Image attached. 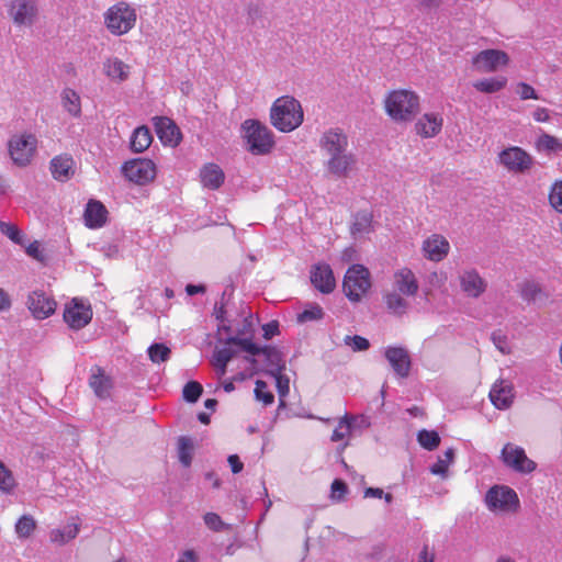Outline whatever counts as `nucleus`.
<instances>
[{
	"label": "nucleus",
	"mask_w": 562,
	"mask_h": 562,
	"mask_svg": "<svg viewBox=\"0 0 562 562\" xmlns=\"http://www.w3.org/2000/svg\"><path fill=\"white\" fill-rule=\"evenodd\" d=\"M177 562H198V555L194 550L183 551Z\"/></svg>",
	"instance_id": "338daca9"
},
{
	"label": "nucleus",
	"mask_w": 562,
	"mask_h": 562,
	"mask_svg": "<svg viewBox=\"0 0 562 562\" xmlns=\"http://www.w3.org/2000/svg\"><path fill=\"white\" fill-rule=\"evenodd\" d=\"M92 319V310L90 305L74 299L68 304L64 312V321L67 325L75 330L81 329L87 326Z\"/></svg>",
	"instance_id": "2eb2a0df"
},
{
	"label": "nucleus",
	"mask_w": 562,
	"mask_h": 562,
	"mask_svg": "<svg viewBox=\"0 0 562 562\" xmlns=\"http://www.w3.org/2000/svg\"><path fill=\"white\" fill-rule=\"evenodd\" d=\"M255 396L257 401L262 402L265 405H270L274 401V396L268 391V385L261 380L256 381Z\"/></svg>",
	"instance_id": "3c124183"
},
{
	"label": "nucleus",
	"mask_w": 562,
	"mask_h": 562,
	"mask_svg": "<svg viewBox=\"0 0 562 562\" xmlns=\"http://www.w3.org/2000/svg\"><path fill=\"white\" fill-rule=\"evenodd\" d=\"M507 83L505 77H495L477 80L473 83V87L484 93H494L502 90Z\"/></svg>",
	"instance_id": "4c0bfd02"
},
{
	"label": "nucleus",
	"mask_w": 562,
	"mask_h": 562,
	"mask_svg": "<svg viewBox=\"0 0 562 562\" xmlns=\"http://www.w3.org/2000/svg\"><path fill=\"white\" fill-rule=\"evenodd\" d=\"M492 341L494 346L503 353H509V347L507 337L503 335L501 331H495L492 334Z\"/></svg>",
	"instance_id": "052dcab7"
},
{
	"label": "nucleus",
	"mask_w": 562,
	"mask_h": 562,
	"mask_svg": "<svg viewBox=\"0 0 562 562\" xmlns=\"http://www.w3.org/2000/svg\"><path fill=\"white\" fill-rule=\"evenodd\" d=\"M539 144L541 147H544L546 149L553 151L562 148L561 143L555 137L550 135H544L540 137Z\"/></svg>",
	"instance_id": "e2e57ef3"
},
{
	"label": "nucleus",
	"mask_w": 562,
	"mask_h": 562,
	"mask_svg": "<svg viewBox=\"0 0 562 562\" xmlns=\"http://www.w3.org/2000/svg\"><path fill=\"white\" fill-rule=\"evenodd\" d=\"M394 291L406 296H414L418 291V282L414 272L408 268H402L393 274Z\"/></svg>",
	"instance_id": "4be33fe9"
},
{
	"label": "nucleus",
	"mask_w": 562,
	"mask_h": 562,
	"mask_svg": "<svg viewBox=\"0 0 562 562\" xmlns=\"http://www.w3.org/2000/svg\"><path fill=\"white\" fill-rule=\"evenodd\" d=\"M450 250V244L447 238L439 234H434L423 243V251L427 259L439 262L447 257Z\"/></svg>",
	"instance_id": "6ab92c4d"
},
{
	"label": "nucleus",
	"mask_w": 562,
	"mask_h": 562,
	"mask_svg": "<svg viewBox=\"0 0 562 562\" xmlns=\"http://www.w3.org/2000/svg\"><path fill=\"white\" fill-rule=\"evenodd\" d=\"M311 282L322 293L333 292L336 281L330 266L327 263L315 265L311 270Z\"/></svg>",
	"instance_id": "aec40b11"
},
{
	"label": "nucleus",
	"mask_w": 562,
	"mask_h": 562,
	"mask_svg": "<svg viewBox=\"0 0 562 562\" xmlns=\"http://www.w3.org/2000/svg\"><path fill=\"white\" fill-rule=\"evenodd\" d=\"M61 105L64 110L74 117L81 115V99L77 91L66 88L60 94Z\"/></svg>",
	"instance_id": "473e14b6"
},
{
	"label": "nucleus",
	"mask_w": 562,
	"mask_h": 562,
	"mask_svg": "<svg viewBox=\"0 0 562 562\" xmlns=\"http://www.w3.org/2000/svg\"><path fill=\"white\" fill-rule=\"evenodd\" d=\"M348 146V137L339 128H329L319 139V148L327 157L349 151Z\"/></svg>",
	"instance_id": "dca6fc26"
},
{
	"label": "nucleus",
	"mask_w": 562,
	"mask_h": 562,
	"mask_svg": "<svg viewBox=\"0 0 562 562\" xmlns=\"http://www.w3.org/2000/svg\"><path fill=\"white\" fill-rule=\"evenodd\" d=\"M156 133L164 144L177 145L180 140V131L170 119L156 116L153 119Z\"/></svg>",
	"instance_id": "b1692460"
},
{
	"label": "nucleus",
	"mask_w": 562,
	"mask_h": 562,
	"mask_svg": "<svg viewBox=\"0 0 562 562\" xmlns=\"http://www.w3.org/2000/svg\"><path fill=\"white\" fill-rule=\"evenodd\" d=\"M509 61L508 55L499 49H485L476 54L473 58V65L479 71L492 72L501 66H506Z\"/></svg>",
	"instance_id": "f3484780"
},
{
	"label": "nucleus",
	"mask_w": 562,
	"mask_h": 562,
	"mask_svg": "<svg viewBox=\"0 0 562 562\" xmlns=\"http://www.w3.org/2000/svg\"><path fill=\"white\" fill-rule=\"evenodd\" d=\"M356 161V156L349 150L328 157L325 167L328 173L337 178H342L352 170Z\"/></svg>",
	"instance_id": "412c9836"
},
{
	"label": "nucleus",
	"mask_w": 562,
	"mask_h": 562,
	"mask_svg": "<svg viewBox=\"0 0 562 562\" xmlns=\"http://www.w3.org/2000/svg\"><path fill=\"white\" fill-rule=\"evenodd\" d=\"M200 180L204 188L217 190L224 183L225 173L218 165L209 162L200 169Z\"/></svg>",
	"instance_id": "a878e982"
},
{
	"label": "nucleus",
	"mask_w": 562,
	"mask_h": 562,
	"mask_svg": "<svg viewBox=\"0 0 562 562\" xmlns=\"http://www.w3.org/2000/svg\"><path fill=\"white\" fill-rule=\"evenodd\" d=\"M204 524L206 527L213 531H222L229 528L227 524H225L222 518L215 513H206L203 517Z\"/></svg>",
	"instance_id": "864d4df0"
},
{
	"label": "nucleus",
	"mask_w": 562,
	"mask_h": 562,
	"mask_svg": "<svg viewBox=\"0 0 562 562\" xmlns=\"http://www.w3.org/2000/svg\"><path fill=\"white\" fill-rule=\"evenodd\" d=\"M501 460L506 468L519 474H530L537 470V463L527 457L525 449L512 442L504 445Z\"/></svg>",
	"instance_id": "6e6552de"
},
{
	"label": "nucleus",
	"mask_w": 562,
	"mask_h": 562,
	"mask_svg": "<svg viewBox=\"0 0 562 562\" xmlns=\"http://www.w3.org/2000/svg\"><path fill=\"white\" fill-rule=\"evenodd\" d=\"M153 142V136L147 126L135 128L131 137V149L135 153H143Z\"/></svg>",
	"instance_id": "72a5a7b5"
},
{
	"label": "nucleus",
	"mask_w": 562,
	"mask_h": 562,
	"mask_svg": "<svg viewBox=\"0 0 562 562\" xmlns=\"http://www.w3.org/2000/svg\"><path fill=\"white\" fill-rule=\"evenodd\" d=\"M384 105L393 121L407 122L419 111V97L412 90H394L386 95Z\"/></svg>",
	"instance_id": "f03ea898"
},
{
	"label": "nucleus",
	"mask_w": 562,
	"mask_h": 562,
	"mask_svg": "<svg viewBox=\"0 0 562 562\" xmlns=\"http://www.w3.org/2000/svg\"><path fill=\"white\" fill-rule=\"evenodd\" d=\"M227 461L234 474H237L243 471L244 464L239 460V457L237 454H231Z\"/></svg>",
	"instance_id": "69168bd1"
},
{
	"label": "nucleus",
	"mask_w": 562,
	"mask_h": 562,
	"mask_svg": "<svg viewBox=\"0 0 562 562\" xmlns=\"http://www.w3.org/2000/svg\"><path fill=\"white\" fill-rule=\"evenodd\" d=\"M16 481L11 470H9L2 461H0V491L11 495L16 488Z\"/></svg>",
	"instance_id": "a18cd8bd"
},
{
	"label": "nucleus",
	"mask_w": 562,
	"mask_h": 562,
	"mask_svg": "<svg viewBox=\"0 0 562 562\" xmlns=\"http://www.w3.org/2000/svg\"><path fill=\"white\" fill-rule=\"evenodd\" d=\"M202 385L199 382H188L182 391L183 398L189 403H195L202 394Z\"/></svg>",
	"instance_id": "8fccbe9b"
},
{
	"label": "nucleus",
	"mask_w": 562,
	"mask_h": 562,
	"mask_svg": "<svg viewBox=\"0 0 562 562\" xmlns=\"http://www.w3.org/2000/svg\"><path fill=\"white\" fill-rule=\"evenodd\" d=\"M514 390L510 383L501 381L495 383L490 391V400L498 409H507L513 404Z\"/></svg>",
	"instance_id": "bb28decb"
},
{
	"label": "nucleus",
	"mask_w": 562,
	"mask_h": 562,
	"mask_svg": "<svg viewBox=\"0 0 562 562\" xmlns=\"http://www.w3.org/2000/svg\"><path fill=\"white\" fill-rule=\"evenodd\" d=\"M25 252L38 262L44 263L46 261V256L44 255L43 249H41L40 243L36 240L26 247Z\"/></svg>",
	"instance_id": "bf43d9fd"
},
{
	"label": "nucleus",
	"mask_w": 562,
	"mask_h": 562,
	"mask_svg": "<svg viewBox=\"0 0 562 562\" xmlns=\"http://www.w3.org/2000/svg\"><path fill=\"white\" fill-rule=\"evenodd\" d=\"M122 172L131 182L145 186L156 178V165L146 158H136L124 162Z\"/></svg>",
	"instance_id": "1a4fd4ad"
},
{
	"label": "nucleus",
	"mask_w": 562,
	"mask_h": 562,
	"mask_svg": "<svg viewBox=\"0 0 562 562\" xmlns=\"http://www.w3.org/2000/svg\"><path fill=\"white\" fill-rule=\"evenodd\" d=\"M325 313L316 303H306L301 313L297 314V323L305 324L323 319Z\"/></svg>",
	"instance_id": "58836bf2"
},
{
	"label": "nucleus",
	"mask_w": 562,
	"mask_h": 562,
	"mask_svg": "<svg viewBox=\"0 0 562 562\" xmlns=\"http://www.w3.org/2000/svg\"><path fill=\"white\" fill-rule=\"evenodd\" d=\"M241 132L247 150L252 155H267L274 147L273 133L258 120L248 119L244 121Z\"/></svg>",
	"instance_id": "7ed1b4c3"
},
{
	"label": "nucleus",
	"mask_w": 562,
	"mask_h": 562,
	"mask_svg": "<svg viewBox=\"0 0 562 562\" xmlns=\"http://www.w3.org/2000/svg\"><path fill=\"white\" fill-rule=\"evenodd\" d=\"M454 459V450L449 448L445 451L443 457H439L437 462L430 467V472L435 475H440L441 477L448 476V468L453 462Z\"/></svg>",
	"instance_id": "37998d69"
},
{
	"label": "nucleus",
	"mask_w": 562,
	"mask_h": 562,
	"mask_svg": "<svg viewBox=\"0 0 562 562\" xmlns=\"http://www.w3.org/2000/svg\"><path fill=\"white\" fill-rule=\"evenodd\" d=\"M136 23V11L126 2H117L104 13V24L115 36L128 33Z\"/></svg>",
	"instance_id": "20e7f679"
},
{
	"label": "nucleus",
	"mask_w": 562,
	"mask_h": 562,
	"mask_svg": "<svg viewBox=\"0 0 562 562\" xmlns=\"http://www.w3.org/2000/svg\"><path fill=\"white\" fill-rule=\"evenodd\" d=\"M417 440L424 449L429 451L435 450L440 443V437L435 430L423 429L418 431Z\"/></svg>",
	"instance_id": "de8ad7c7"
},
{
	"label": "nucleus",
	"mask_w": 562,
	"mask_h": 562,
	"mask_svg": "<svg viewBox=\"0 0 562 562\" xmlns=\"http://www.w3.org/2000/svg\"><path fill=\"white\" fill-rule=\"evenodd\" d=\"M12 306V300L10 294L2 288H0V312H7Z\"/></svg>",
	"instance_id": "0e129e2a"
},
{
	"label": "nucleus",
	"mask_w": 562,
	"mask_h": 562,
	"mask_svg": "<svg viewBox=\"0 0 562 562\" xmlns=\"http://www.w3.org/2000/svg\"><path fill=\"white\" fill-rule=\"evenodd\" d=\"M368 426L369 422L366 417L346 414L339 419L330 439L334 442L345 441L349 439L356 430L367 428Z\"/></svg>",
	"instance_id": "a211bd4d"
},
{
	"label": "nucleus",
	"mask_w": 562,
	"mask_h": 562,
	"mask_svg": "<svg viewBox=\"0 0 562 562\" xmlns=\"http://www.w3.org/2000/svg\"><path fill=\"white\" fill-rule=\"evenodd\" d=\"M458 281L462 293L470 299H479L487 290V281L475 268H464L459 271Z\"/></svg>",
	"instance_id": "f8f14e48"
},
{
	"label": "nucleus",
	"mask_w": 562,
	"mask_h": 562,
	"mask_svg": "<svg viewBox=\"0 0 562 562\" xmlns=\"http://www.w3.org/2000/svg\"><path fill=\"white\" fill-rule=\"evenodd\" d=\"M36 529V521L31 515L21 516L14 526L19 539H27Z\"/></svg>",
	"instance_id": "79ce46f5"
},
{
	"label": "nucleus",
	"mask_w": 562,
	"mask_h": 562,
	"mask_svg": "<svg viewBox=\"0 0 562 562\" xmlns=\"http://www.w3.org/2000/svg\"><path fill=\"white\" fill-rule=\"evenodd\" d=\"M103 72L110 80L122 82L130 76V66L117 57H110L103 61Z\"/></svg>",
	"instance_id": "cd10ccee"
},
{
	"label": "nucleus",
	"mask_w": 562,
	"mask_h": 562,
	"mask_svg": "<svg viewBox=\"0 0 562 562\" xmlns=\"http://www.w3.org/2000/svg\"><path fill=\"white\" fill-rule=\"evenodd\" d=\"M227 342L234 344L235 346L243 348L245 351L254 356L262 352V350L250 340L232 336V334L227 337Z\"/></svg>",
	"instance_id": "603ef678"
},
{
	"label": "nucleus",
	"mask_w": 562,
	"mask_h": 562,
	"mask_svg": "<svg viewBox=\"0 0 562 562\" xmlns=\"http://www.w3.org/2000/svg\"><path fill=\"white\" fill-rule=\"evenodd\" d=\"M26 305L36 319H45L56 310L55 300L43 290H34L27 295Z\"/></svg>",
	"instance_id": "4468645a"
},
{
	"label": "nucleus",
	"mask_w": 562,
	"mask_h": 562,
	"mask_svg": "<svg viewBox=\"0 0 562 562\" xmlns=\"http://www.w3.org/2000/svg\"><path fill=\"white\" fill-rule=\"evenodd\" d=\"M89 384L98 397L106 398L110 395L111 380L101 368L97 367L92 370Z\"/></svg>",
	"instance_id": "2f4dec72"
},
{
	"label": "nucleus",
	"mask_w": 562,
	"mask_h": 562,
	"mask_svg": "<svg viewBox=\"0 0 562 562\" xmlns=\"http://www.w3.org/2000/svg\"><path fill=\"white\" fill-rule=\"evenodd\" d=\"M384 302L387 310L395 315H403L408 308V302L402 296L401 293L395 291L386 293L384 295Z\"/></svg>",
	"instance_id": "e433bc0d"
},
{
	"label": "nucleus",
	"mask_w": 562,
	"mask_h": 562,
	"mask_svg": "<svg viewBox=\"0 0 562 562\" xmlns=\"http://www.w3.org/2000/svg\"><path fill=\"white\" fill-rule=\"evenodd\" d=\"M532 117L537 122H547L550 119L549 112L544 108H537L532 113Z\"/></svg>",
	"instance_id": "774afa93"
},
{
	"label": "nucleus",
	"mask_w": 562,
	"mask_h": 562,
	"mask_svg": "<svg viewBox=\"0 0 562 562\" xmlns=\"http://www.w3.org/2000/svg\"><path fill=\"white\" fill-rule=\"evenodd\" d=\"M384 357L398 379L408 378L412 369V359L408 350L402 346H387Z\"/></svg>",
	"instance_id": "ddd939ff"
},
{
	"label": "nucleus",
	"mask_w": 562,
	"mask_h": 562,
	"mask_svg": "<svg viewBox=\"0 0 562 562\" xmlns=\"http://www.w3.org/2000/svg\"><path fill=\"white\" fill-rule=\"evenodd\" d=\"M276 380V386L281 400V403H283V398L289 394L290 392V380L284 374L278 373V374H271Z\"/></svg>",
	"instance_id": "4d7b16f0"
},
{
	"label": "nucleus",
	"mask_w": 562,
	"mask_h": 562,
	"mask_svg": "<svg viewBox=\"0 0 562 562\" xmlns=\"http://www.w3.org/2000/svg\"><path fill=\"white\" fill-rule=\"evenodd\" d=\"M370 286V272L366 267L353 265L347 270L342 288L350 301L359 302Z\"/></svg>",
	"instance_id": "423d86ee"
},
{
	"label": "nucleus",
	"mask_w": 562,
	"mask_h": 562,
	"mask_svg": "<svg viewBox=\"0 0 562 562\" xmlns=\"http://www.w3.org/2000/svg\"><path fill=\"white\" fill-rule=\"evenodd\" d=\"M517 93L520 95L522 100L539 99L538 94L536 93V90L530 85L525 82H520L518 85Z\"/></svg>",
	"instance_id": "680f3d73"
},
{
	"label": "nucleus",
	"mask_w": 562,
	"mask_h": 562,
	"mask_svg": "<svg viewBox=\"0 0 562 562\" xmlns=\"http://www.w3.org/2000/svg\"><path fill=\"white\" fill-rule=\"evenodd\" d=\"M262 353L267 360V371L270 374L281 373L285 368V362L281 357V353L274 349H262Z\"/></svg>",
	"instance_id": "ea45409f"
},
{
	"label": "nucleus",
	"mask_w": 562,
	"mask_h": 562,
	"mask_svg": "<svg viewBox=\"0 0 562 562\" xmlns=\"http://www.w3.org/2000/svg\"><path fill=\"white\" fill-rule=\"evenodd\" d=\"M0 232L14 244L23 245V237L16 225L0 221Z\"/></svg>",
	"instance_id": "09e8293b"
},
{
	"label": "nucleus",
	"mask_w": 562,
	"mask_h": 562,
	"mask_svg": "<svg viewBox=\"0 0 562 562\" xmlns=\"http://www.w3.org/2000/svg\"><path fill=\"white\" fill-rule=\"evenodd\" d=\"M213 315L218 322L217 325V339L223 340V334L227 335V337L232 334V327L226 319V311L223 303L215 304Z\"/></svg>",
	"instance_id": "c03bdc74"
},
{
	"label": "nucleus",
	"mask_w": 562,
	"mask_h": 562,
	"mask_svg": "<svg viewBox=\"0 0 562 562\" xmlns=\"http://www.w3.org/2000/svg\"><path fill=\"white\" fill-rule=\"evenodd\" d=\"M108 211L105 206L95 200L88 202L85 210L86 225L90 228H99L104 225L106 221Z\"/></svg>",
	"instance_id": "c85d7f7f"
},
{
	"label": "nucleus",
	"mask_w": 562,
	"mask_h": 562,
	"mask_svg": "<svg viewBox=\"0 0 562 562\" xmlns=\"http://www.w3.org/2000/svg\"><path fill=\"white\" fill-rule=\"evenodd\" d=\"M8 15L19 27H31L37 20V0H11Z\"/></svg>",
	"instance_id": "9d476101"
},
{
	"label": "nucleus",
	"mask_w": 562,
	"mask_h": 562,
	"mask_svg": "<svg viewBox=\"0 0 562 562\" xmlns=\"http://www.w3.org/2000/svg\"><path fill=\"white\" fill-rule=\"evenodd\" d=\"M487 509L494 514L516 513L519 508L517 493L506 485H494L484 497Z\"/></svg>",
	"instance_id": "39448f33"
},
{
	"label": "nucleus",
	"mask_w": 562,
	"mask_h": 562,
	"mask_svg": "<svg viewBox=\"0 0 562 562\" xmlns=\"http://www.w3.org/2000/svg\"><path fill=\"white\" fill-rule=\"evenodd\" d=\"M347 491H348V487H347L346 483L339 479H336L331 483L330 497H331V499H334L336 502H340L344 499L345 495L347 494Z\"/></svg>",
	"instance_id": "13d9d810"
},
{
	"label": "nucleus",
	"mask_w": 562,
	"mask_h": 562,
	"mask_svg": "<svg viewBox=\"0 0 562 562\" xmlns=\"http://www.w3.org/2000/svg\"><path fill=\"white\" fill-rule=\"evenodd\" d=\"M304 120L301 103L293 97L278 98L270 109V122L278 131L290 133L296 130Z\"/></svg>",
	"instance_id": "f257e3e1"
},
{
	"label": "nucleus",
	"mask_w": 562,
	"mask_h": 562,
	"mask_svg": "<svg viewBox=\"0 0 562 562\" xmlns=\"http://www.w3.org/2000/svg\"><path fill=\"white\" fill-rule=\"evenodd\" d=\"M37 138L34 134L23 133L13 135L9 140V154L19 167L27 166L35 155Z\"/></svg>",
	"instance_id": "0eeeda50"
},
{
	"label": "nucleus",
	"mask_w": 562,
	"mask_h": 562,
	"mask_svg": "<svg viewBox=\"0 0 562 562\" xmlns=\"http://www.w3.org/2000/svg\"><path fill=\"white\" fill-rule=\"evenodd\" d=\"M80 531L78 522L72 521L61 528H55L49 531V540L52 543L64 546L75 539Z\"/></svg>",
	"instance_id": "7c9ffc66"
},
{
	"label": "nucleus",
	"mask_w": 562,
	"mask_h": 562,
	"mask_svg": "<svg viewBox=\"0 0 562 562\" xmlns=\"http://www.w3.org/2000/svg\"><path fill=\"white\" fill-rule=\"evenodd\" d=\"M218 341L224 342V346L215 348L213 353V364H227L237 352L234 348L235 345L227 342V335L225 334H223V340Z\"/></svg>",
	"instance_id": "c9c22d12"
},
{
	"label": "nucleus",
	"mask_w": 562,
	"mask_h": 562,
	"mask_svg": "<svg viewBox=\"0 0 562 562\" xmlns=\"http://www.w3.org/2000/svg\"><path fill=\"white\" fill-rule=\"evenodd\" d=\"M443 119L439 113H425L415 124L418 135L425 138L435 137L442 128Z\"/></svg>",
	"instance_id": "5701e85b"
},
{
	"label": "nucleus",
	"mask_w": 562,
	"mask_h": 562,
	"mask_svg": "<svg viewBox=\"0 0 562 562\" xmlns=\"http://www.w3.org/2000/svg\"><path fill=\"white\" fill-rule=\"evenodd\" d=\"M549 202L554 210L562 213V180L552 186Z\"/></svg>",
	"instance_id": "6e6d98bb"
},
{
	"label": "nucleus",
	"mask_w": 562,
	"mask_h": 562,
	"mask_svg": "<svg viewBox=\"0 0 562 562\" xmlns=\"http://www.w3.org/2000/svg\"><path fill=\"white\" fill-rule=\"evenodd\" d=\"M193 454V441L191 438L181 436L178 439V458L180 463L188 468L191 465Z\"/></svg>",
	"instance_id": "a19ab883"
},
{
	"label": "nucleus",
	"mask_w": 562,
	"mask_h": 562,
	"mask_svg": "<svg viewBox=\"0 0 562 562\" xmlns=\"http://www.w3.org/2000/svg\"><path fill=\"white\" fill-rule=\"evenodd\" d=\"M147 353L154 363H161L170 358L171 350L165 344L155 342L148 347Z\"/></svg>",
	"instance_id": "49530a36"
},
{
	"label": "nucleus",
	"mask_w": 562,
	"mask_h": 562,
	"mask_svg": "<svg viewBox=\"0 0 562 562\" xmlns=\"http://www.w3.org/2000/svg\"><path fill=\"white\" fill-rule=\"evenodd\" d=\"M372 215L368 211H360L355 214L351 226V234L357 237L368 234L371 231Z\"/></svg>",
	"instance_id": "f704fd0d"
},
{
	"label": "nucleus",
	"mask_w": 562,
	"mask_h": 562,
	"mask_svg": "<svg viewBox=\"0 0 562 562\" xmlns=\"http://www.w3.org/2000/svg\"><path fill=\"white\" fill-rule=\"evenodd\" d=\"M498 164L502 165L508 172L525 173L532 164V157L522 148L512 146L503 149L498 154Z\"/></svg>",
	"instance_id": "9b49d317"
},
{
	"label": "nucleus",
	"mask_w": 562,
	"mask_h": 562,
	"mask_svg": "<svg viewBox=\"0 0 562 562\" xmlns=\"http://www.w3.org/2000/svg\"><path fill=\"white\" fill-rule=\"evenodd\" d=\"M344 341H345V345L350 347L353 351H364V350L369 349V347H370L369 340L367 338H364L362 336H358V335H355V336L347 335L344 338Z\"/></svg>",
	"instance_id": "5fc2aeb1"
},
{
	"label": "nucleus",
	"mask_w": 562,
	"mask_h": 562,
	"mask_svg": "<svg viewBox=\"0 0 562 562\" xmlns=\"http://www.w3.org/2000/svg\"><path fill=\"white\" fill-rule=\"evenodd\" d=\"M520 296L528 303H543L548 299L542 286L535 280H526L520 284Z\"/></svg>",
	"instance_id": "c756f323"
},
{
	"label": "nucleus",
	"mask_w": 562,
	"mask_h": 562,
	"mask_svg": "<svg viewBox=\"0 0 562 562\" xmlns=\"http://www.w3.org/2000/svg\"><path fill=\"white\" fill-rule=\"evenodd\" d=\"M50 172L55 180L65 182L75 173V161L70 155H59L50 160Z\"/></svg>",
	"instance_id": "393cba45"
}]
</instances>
